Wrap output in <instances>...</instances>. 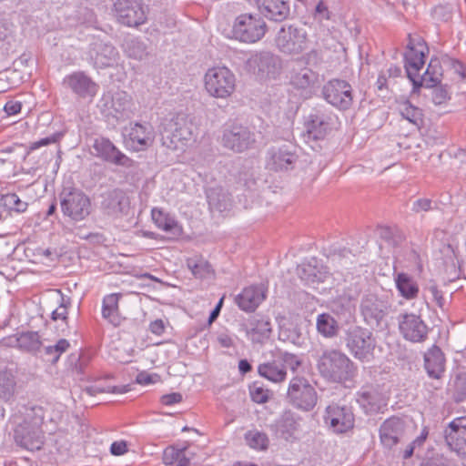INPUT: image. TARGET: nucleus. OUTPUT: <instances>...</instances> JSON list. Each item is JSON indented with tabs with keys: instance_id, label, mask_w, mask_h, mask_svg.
Segmentation results:
<instances>
[{
	"instance_id": "obj_53",
	"label": "nucleus",
	"mask_w": 466,
	"mask_h": 466,
	"mask_svg": "<svg viewBox=\"0 0 466 466\" xmlns=\"http://www.w3.org/2000/svg\"><path fill=\"white\" fill-rule=\"evenodd\" d=\"M277 356L280 363L285 367V370L289 368L292 371H296L301 365V360L295 354L279 351Z\"/></svg>"
},
{
	"instance_id": "obj_29",
	"label": "nucleus",
	"mask_w": 466,
	"mask_h": 466,
	"mask_svg": "<svg viewBox=\"0 0 466 466\" xmlns=\"http://www.w3.org/2000/svg\"><path fill=\"white\" fill-rule=\"evenodd\" d=\"M267 289L264 285H252L245 288L236 297V303L244 311L252 312L266 299Z\"/></svg>"
},
{
	"instance_id": "obj_55",
	"label": "nucleus",
	"mask_w": 466,
	"mask_h": 466,
	"mask_svg": "<svg viewBox=\"0 0 466 466\" xmlns=\"http://www.w3.org/2000/svg\"><path fill=\"white\" fill-rule=\"evenodd\" d=\"M250 395L254 402L262 404L268 400L271 392L261 386H257V384L255 383L253 387L250 389Z\"/></svg>"
},
{
	"instance_id": "obj_40",
	"label": "nucleus",
	"mask_w": 466,
	"mask_h": 466,
	"mask_svg": "<svg viewBox=\"0 0 466 466\" xmlns=\"http://www.w3.org/2000/svg\"><path fill=\"white\" fill-rule=\"evenodd\" d=\"M441 76L442 73L440 61L437 59H431L423 76H420V74H418V84L417 86H414V87H434L441 83Z\"/></svg>"
},
{
	"instance_id": "obj_54",
	"label": "nucleus",
	"mask_w": 466,
	"mask_h": 466,
	"mask_svg": "<svg viewBox=\"0 0 466 466\" xmlns=\"http://www.w3.org/2000/svg\"><path fill=\"white\" fill-rule=\"evenodd\" d=\"M279 339L283 341H290L294 344L299 345L301 343V336L296 327L290 326L281 327L279 331Z\"/></svg>"
},
{
	"instance_id": "obj_52",
	"label": "nucleus",
	"mask_w": 466,
	"mask_h": 466,
	"mask_svg": "<svg viewBox=\"0 0 466 466\" xmlns=\"http://www.w3.org/2000/svg\"><path fill=\"white\" fill-rule=\"evenodd\" d=\"M245 440L249 447L256 450H266L269 443L267 434L258 431H248Z\"/></svg>"
},
{
	"instance_id": "obj_17",
	"label": "nucleus",
	"mask_w": 466,
	"mask_h": 466,
	"mask_svg": "<svg viewBox=\"0 0 466 466\" xmlns=\"http://www.w3.org/2000/svg\"><path fill=\"white\" fill-rule=\"evenodd\" d=\"M296 147L291 143L275 145L267 151L266 165L273 171L289 170L298 160Z\"/></svg>"
},
{
	"instance_id": "obj_64",
	"label": "nucleus",
	"mask_w": 466,
	"mask_h": 466,
	"mask_svg": "<svg viewBox=\"0 0 466 466\" xmlns=\"http://www.w3.org/2000/svg\"><path fill=\"white\" fill-rule=\"evenodd\" d=\"M420 466H455L454 463L447 458H434L421 463Z\"/></svg>"
},
{
	"instance_id": "obj_51",
	"label": "nucleus",
	"mask_w": 466,
	"mask_h": 466,
	"mask_svg": "<svg viewBox=\"0 0 466 466\" xmlns=\"http://www.w3.org/2000/svg\"><path fill=\"white\" fill-rule=\"evenodd\" d=\"M69 346L68 340L60 339L55 345L44 347V352L48 357V361L56 363L60 356L68 350Z\"/></svg>"
},
{
	"instance_id": "obj_1",
	"label": "nucleus",
	"mask_w": 466,
	"mask_h": 466,
	"mask_svg": "<svg viewBox=\"0 0 466 466\" xmlns=\"http://www.w3.org/2000/svg\"><path fill=\"white\" fill-rule=\"evenodd\" d=\"M317 369L326 380L343 383L351 380L356 374L354 362L339 350H325L317 360Z\"/></svg>"
},
{
	"instance_id": "obj_19",
	"label": "nucleus",
	"mask_w": 466,
	"mask_h": 466,
	"mask_svg": "<svg viewBox=\"0 0 466 466\" xmlns=\"http://www.w3.org/2000/svg\"><path fill=\"white\" fill-rule=\"evenodd\" d=\"M99 106L104 112L112 115L116 119L128 118L132 112L131 97L125 91H116L114 94L104 93Z\"/></svg>"
},
{
	"instance_id": "obj_59",
	"label": "nucleus",
	"mask_w": 466,
	"mask_h": 466,
	"mask_svg": "<svg viewBox=\"0 0 466 466\" xmlns=\"http://www.w3.org/2000/svg\"><path fill=\"white\" fill-rule=\"evenodd\" d=\"M454 388L460 399L466 397V372L460 373L454 380Z\"/></svg>"
},
{
	"instance_id": "obj_14",
	"label": "nucleus",
	"mask_w": 466,
	"mask_h": 466,
	"mask_svg": "<svg viewBox=\"0 0 466 466\" xmlns=\"http://www.w3.org/2000/svg\"><path fill=\"white\" fill-rule=\"evenodd\" d=\"M324 422L335 433H345L354 427L355 416L351 407L331 403L327 406Z\"/></svg>"
},
{
	"instance_id": "obj_21",
	"label": "nucleus",
	"mask_w": 466,
	"mask_h": 466,
	"mask_svg": "<svg viewBox=\"0 0 466 466\" xmlns=\"http://www.w3.org/2000/svg\"><path fill=\"white\" fill-rule=\"evenodd\" d=\"M248 67L261 78L275 77L280 69L279 58L270 52H259L247 60Z\"/></svg>"
},
{
	"instance_id": "obj_62",
	"label": "nucleus",
	"mask_w": 466,
	"mask_h": 466,
	"mask_svg": "<svg viewBox=\"0 0 466 466\" xmlns=\"http://www.w3.org/2000/svg\"><path fill=\"white\" fill-rule=\"evenodd\" d=\"M22 109V103L16 100H9L5 103L4 110L7 116H15L20 113Z\"/></svg>"
},
{
	"instance_id": "obj_11",
	"label": "nucleus",
	"mask_w": 466,
	"mask_h": 466,
	"mask_svg": "<svg viewBox=\"0 0 466 466\" xmlns=\"http://www.w3.org/2000/svg\"><path fill=\"white\" fill-rule=\"evenodd\" d=\"M276 45L285 54H300L307 48L308 34L302 27L282 26L277 34Z\"/></svg>"
},
{
	"instance_id": "obj_35",
	"label": "nucleus",
	"mask_w": 466,
	"mask_h": 466,
	"mask_svg": "<svg viewBox=\"0 0 466 466\" xmlns=\"http://www.w3.org/2000/svg\"><path fill=\"white\" fill-rule=\"evenodd\" d=\"M290 84L297 90L305 94V90L310 91L319 84V76L309 67L294 71L290 77Z\"/></svg>"
},
{
	"instance_id": "obj_8",
	"label": "nucleus",
	"mask_w": 466,
	"mask_h": 466,
	"mask_svg": "<svg viewBox=\"0 0 466 466\" xmlns=\"http://www.w3.org/2000/svg\"><path fill=\"white\" fill-rule=\"evenodd\" d=\"M221 143L224 147L233 152L242 153L254 147L256 135L242 124L231 123L225 126Z\"/></svg>"
},
{
	"instance_id": "obj_10",
	"label": "nucleus",
	"mask_w": 466,
	"mask_h": 466,
	"mask_svg": "<svg viewBox=\"0 0 466 466\" xmlns=\"http://www.w3.org/2000/svg\"><path fill=\"white\" fill-rule=\"evenodd\" d=\"M323 98L332 106L345 111L350 108L353 103V88L350 83L342 79H331L322 87Z\"/></svg>"
},
{
	"instance_id": "obj_56",
	"label": "nucleus",
	"mask_w": 466,
	"mask_h": 466,
	"mask_svg": "<svg viewBox=\"0 0 466 466\" xmlns=\"http://www.w3.org/2000/svg\"><path fill=\"white\" fill-rule=\"evenodd\" d=\"M5 205L18 213L25 212L27 208L28 204L22 201L16 194H9L5 198Z\"/></svg>"
},
{
	"instance_id": "obj_15",
	"label": "nucleus",
	"mask_w": 466,
	"mask_h": 466,
	"mask_svg": "<svg viewBox=\"0 0 466 466\" xmlns=\"http://www.w3.org/2000/svg\"><path fill=\"white\" fill-rule=\"evenodd\" d=\"M94 156L109 164L131 168L135 166V161L120 151L113 142L104 137H98L93 143Z\"/></svg>"
},
{
	"instance_id": "obj_37",
	"label": "nucleus",
	"mask_w": 466,
	"mask_h": 466,
	"mask_svg": "<svg viewBox=\"0 0 466 466\" xmlns=\"http://www.w3.org/2000/svg\"><path fill=\"white\" fill-rule=\"evenodd\" d=\"M207 198L211 210L223 212L232 207V198L228 191L221 187H210L207 190Z\"/></svg>"
},
{
	"instance_id": "obj_41",
	"label": "nucleus",
	"mask_w": 466,
	"mask_h": 466,
	"mask_svg": "<svg viewBox=\"0 0 466 466\" xmlns=\"http://www.w3.org/2000/svg\"><path fill=\"white\" fill-rule=\"evenodd\" d=\"M395 283L400 296L406 299H414L419 295V285L410 275L400 272L395 276Z\"/></svg>"
},
{
	"instance_id": "obj_9",
	"label": "nucleus",
	"mask_w": 466,
	"mask_h": 466,
	"mask_svg": "<svg viewBox=\"0 0 466 466\" xmlns=\"http://www.w3.org/2000/svg\"><path fill=\"white\" fill-rule=\"evenodd\" d=\"M390 304L377 294L368 292L362 295L360 311L365 323L371 328H380L389 313Z\"/></svg>"
},
{
	"instance_id": "obj_43",
	"label": "nucleus",
	"mask_w": 466,
	"mask_h": 466,
	"mask_svg": "<svg viewBox=\"0 0 466 466\" xmlns=\"http://www.w3.org/2000/svg\"><path fill=\"white\" fill-rule=\"evenodd\" d=\"M16 381L9 371H0V400L10 401L15 393Z\"/></svg>"
},
{
	"instance_id": "obj_22",
	"label": "nucleus",
	"mask_w": 466,
	"mask_h": 466,
	"mask_svg": "<svg viewBox=\"0 0 466 466\" xmlns=\"http://www.w3.org/2000/svg\"><path fill=\"white\" fill-rule=\"evenodd\" d=\"M444 438L451 451L466 458V417L455 418L444 431Z\"/></svg>"
},
{
	"instance_id": "obj_46",
	"label": "nucleus",
	"mask_w": 466,
	"mask_h": 466,
	"mask_svg": "<svg viewBox=\"0 0 466 466\" xmlns=\"http://www.w3.org/2000/svg\"><path fill=\"white\" fill-rule=\"evenodd\" d=\"M129 390V385L124 386H112V385H105L102 380H97L95 384L90 385L83 389V393H86L89 396H95L98 393H115V394H122L126 393Z\"/></svg>"
},
{
	"instance_id": "obj_30",
	"label": "nucleus",
	"mask_w": 466,
	"mask_h": 466,
	"mask_svg": "<svg viewBox=\"0 0 466 466\" xmlns=\"http://www.w3.org/2000/svg\"><path fill=\"white\" fill-rule=\"evenodd\" d=\"M405 68L407 76L412 82L413 86L418 84V74L424 66V47L422 45L413 46L410 43L407 46V51L404 54Z\"/></svg>"
},
{
	"instance_id": "obj_39",
	"label": "nucleus",
	"mask_w": 466,
	"mask_h": 466,
	"mask_svg": "<svg viewBox=\"0 0 466 466\" xmlns=\"http://www.w3.org/2000/svg\"><path fill=\"white\" fill-rule=\"evenodd\" d=\"M258 372L261 377L272 382L283 381L287 376L285 367L280 363L277 355L273 360L261 363L258 367Z\"/></svg>"
},
{
	"instance_id": "obj_31",
	"label": "nucleus",
	"mask_w": 466,
	"mask_h": 466,
	"mask_svg": "<svg viewBox=\"0 0 466 466\" xmlns=\"http://www.w3.org/2000/svg\"><path fill=\"white\" fill-rule=\"evenodd\" d=\"M404 428L403 420L398 417L386 420L380 428V438L382 445L391 449L400 441Z\"/></svg>"
},
{
	"instance_id": "obj_42",
	"label": "nucleus",
	"mask_w": 466,
	"mask_h": 466,
	"mask_svg": "<svg viewBox=\"0 0 466 466\" xmlns=\"http://www.w3.org/2000/svg\"><path fill=\"white\" fill-rule=\"evenodd\" d=\"M317 330L325 338H334L339 332L337 320L329 313L319 314L317 318Z\"/></svg>"
},
{
	"instance_id": "obj_61",
	"label": "nucleus",
	"mask_w": 466,
	"mask_h": 466,
	"mask_svg": "<svg viewBox=\"0 0 466 466\" xmlns=\"http://www.w3.org/2000/svg\"><path fill=\"white\" fill-rule=\"evenodd\" d=\"M432 201L429 198H419L413 202L412 211L419 213L420 211H429L432 209Z\"/></svg>"
},
{
	"instance_id": "obj_25",
	"label": "nucleus",
	"mask_w": 466,
	"mask_h": 466,
	"mask_svg": "<svg viewBox=\"0 0 466 466\" xmlns=\"http://www.w3.org/2000/svg\"><path fill=\"white\" fill-rule=\"evenodd\" d=\"M300 417L293 411L285 410L271 425V430L277 438L293 441L297 439V433L300 430Z\"/></svg>"
},
{
	"instance_id": "obj_24",
	"label": "nucleus",
	"mask_w": 466,
	"mask_h": 466,
	"mask_svg": "<svg viewBox=\"0 0 466 466\" xmlns=\"http://www.w3.org/2000/svg\"><path fill=\"white\" fill-rule=\"evenodd\" d=\"M125 130L127 132V143L134 151H142L153 145L155 133L150 124L134 123Z\"/></svg>"
},
{
	"instance_id": "obj_36",
	"label": "nucleus",
	"mask_w": 466,
	"mask_h": 466,
	"mask_svg": "<svg viewBox=\"0 0 466 466\" xmlns=\"http://www.w3.org/2000/svg\"><path fill=\"white\" fill-rule=\"evenodd\" d=\"M298 275L306 284L312 285L324 281L327 271L323 267L318 266L316 258H311L298 267Z\"/></svg>"
},
{
	"instance_id": "obj_26",
	"label": "nucleus",
	"mask_w": 466,
	"mask_h": 466,
	"mask_svg": "<svg viewBox=\"0 0 466 466\" xmlns=\"http://www.w3.org/2000/svg\"><path fill=\"white\" fill-rule=\"evenodd\" d=\"M118 52L109 43L96 42L90 49V57L94 66L96 68H106L114 66L118 59Z\"/></svg>"
},
{
	"instance_id": "obj_34",
	"label": "nucleus",
	"mask_w": 466,
	"mask_h": 466,
	"mask_svg": "<svg viewBox=\"0 0 466 466\" xmlns=\"http://www.w3.org/2000/svg\"><path fill=\"white\" fill-rule=\"evenodd\" d=\"M357 401L367 414L377 413L385 406L381 394L373 389L362 388L357 393Z\"/></svg>"
},
{
	"instance_id": "obj_2",
	"label": "nucleus",
	"mask_w": 466,
	"mask_h": 466,
	"mask_svg": "<svg viewBox=\"0 0 466 466\" xmlns=\"http://www.w3.org/2000/svg\"><path fill=\"white\" fill-rule=\"evenodd\" d=\"M193 138V124L184 113L177 114L165 127L162 146L170 150H183Z\"/></svg>"
},
{
	"instance_id": "obj_13",
	"label": "nucleus",
	"mask_w": 466,
	"mask_h": 466,
	"mask_svg": "<svg viewBox=\"0 0 466 466\" xmlns=\"http://www.w3.org/2000/svg\"><path fill=\"white\" fill-rule=\"evenodd\" d=\"M400 335L405 340L420 343L428 338L429 328L420 315L400 313L397 317Z\"/></svg>"
},
{
	"instance_id": "obj_28",
	"label": "nucleus",
	"mask_w": 466,
	"mask_h": 466,
	"mask_svg": "<svg viewBox=\"0 0 466 466\" xmlns=\"http://www.w3.org/2000/svg\"><path fill=\"white\" fill-rule=\"evenodd\" d=\"M5 344L10 347H16L20 350L33 355H37L43 346L41 337L37 331L16 333L7 338Z\"/></svg>"
},
{
	"instance_id": "obj_16",
	"label": "nucleus",
	"mask_w": 466,
	"mask_h": 466,
	"mask_svg": "<svg viewBox=\"0 0 466 466\" xmlns=\"http://www.w3.org/2000/svg\"><path fill=\"white\" fill-rule=\"evenodd\" d=\"M114 9L117 21L129 27H137L147 21V12L141 0H116Z\"/></svg>"
},
{
	"instance_id": "obj_45",
	"label": "nucleus",
	"mask_w": 466,
	"mask_h": 466,
	"mask_svg": "<svg viewBox=\"0 0 466 466\" xmlns=\"http://www.w3.org/2000/svg\"><path fill=\"white\" fill-rule=\"evenodd\" d=\"M124 49L129 57L137 60H142L148 55L146 43L137 37L127 39L124 44Z\"/></svg>"
},
{
	"instance_id": "obj_60",
	"label": "nucleus",
	"mask_w": 466,
	"mask_h": 466,
	"mask_svg": "<svg viewBox=\"0 0 466 466\" xmlns=\"http://www.w3.org/2000/svg\"><path fill=\"white\" fill-rule=\"evenodd\" d=\"M447 99H449V95L444 87L439 86L432 91V102L435 105H441L445 103Z\"/></svg>"
},
{
	"instance_id": "obj_63",
	"label": "nucleus",
	"mask_w": 466,
	"mask_h": 466,
	"mask_svg": "<svg viewBox=\"0 0 466 466\" xmlns=\"http://www.w3.org/2000/svg\"><path fill=\"white\" fill-rule=\"evenodd\" d=\"M217 341L223 348H231L234 346L233 337L227 331L218 333Z\"/></svg>"
},
{
	"instance_id": "obj_20",
	"label": "nucleus",
	"mask_w": 466,
	"mask_h": 466,
	"mask_svg": "<svg viewBox=\"0 0 466 466\" xmlns=\"http://www.w3.org/2000/svg\"><path fill=\"white\" fill-rule=\"evenodd\" d=\"M62 85L83 99L94 98L99 89V86L83 71H76L66 75L62 81Z\"/></svg>"
},
{
	"instance_id": "obj_12",
	"label": "nucleus",
	"mask_w": 466,
	"mask_h": 466,
	"mask_svg": "<svg viewBox=\"0 0 466 466\" xmlns=\"http://www.w3.org/2000/svg\"><path fill=\"white\" fill-rule=\"evenodd\" d=\"M336 115L324 106L312 109L306 122L307 132L315 140L323 139L331 130Z\"/></svg>"
},
{
	"instance_id": "obj_57",
	"label": "nucleus",
	"mask_w": 466,
	"mask_h": 466,
	"mask_svg": "<svg viewBox=\"0 0 466 466\" xmlns=\"http://www.w3.org/2000/svg\"><path fill=\"white\" fill-rule=\"evenodd\" d=\"M68 304H70L69 299H66L63 295H61L59 306L52 312V319L66 320Z\"/></svg>"
},
{
	"instance_id": "obj_49",
	"label": "nucleus",
	"mask_w": 466,
	"mask_h": 466,
	"mask_svg": "<svg viewBox=\"0 0 466 466\" xmlns=\"http://www.w3.org/2000/svg\"><path fill=\"white\" fill-rule=\"evenodd\" d=\"M152 219L156 226L164 231L175 232L178 228L177 222L168 214H166L161 210L153 209Z\"/></svg>"
},
{
	"instance_id": "obj_47",
	"label": "nucleus",
	"mask_w": 466,
	"mask_h": 466,
	"mask_svg": "<svg viewBox=\"0 0 466 466\" xmlns=\"http://www.w3.org/2000/svg\"><path fill=\"white\" fill-rule=\"evenodd\" d=\"M400 113L403 118L407 119L410 123L417 127H420L423 123L422 110L413 106L409 100L404 101L400 105Z\"/></svg>"
},
{
	"instance_id": "obj_58",
	"label": "nucleus",
	"mask_w": 466,
	"mask_h": 466,
	"mask_svg": "<svg viewBox=\"0 0 466 466\" xmlns=\"http://www.w3.org/2000/svg\"><path fill=\"white\" fill-rule=\"evenodd\" d=\"M441 61H442L443 65H445L449 68L452 69L454 71V73L457 74L458 76L460 75V73L462 71V69L466 66L463 63H461L460 60L451 57L449 56H442Z\"/></svg>"
},
{
	"instance_id": "obj_33",
	"label": "nucleus",
	"mask_w": 466,
	"mask_h": 466,
	"mask_svg": "<svg viewBox=\"0 0 466 466\" xmlns=\"http://www.w3.org/2000/svg\"><path fill=\"white\" fill-rule=\"evenodd\" d=\"M246 334L253 343L262 344L268 340L272 332V325L268 319L252 317L246 325Z\"/></svg>"
},
{
	"instance_id": "obj_3",
	"label": "nucleus",
	"mask_w": 466,
	"mask_h": 466,
	"mask_svg": "<svg viewBox=\"0 0 466 466\" xmlns=\"http://www.w3.org/2000/svg\"><path fill=\"white\" fill-rule=\"evenodd\" d=\"M59 202L63 215L73 222L83 221L91 214L90 198L79 188H64L59 194Z\"/></svg>"
},
{
	"instance_id": "obj_44",
	"label": "nucleus",
	"mask_w": 466,
	"mask_h": 466,
	"mask_svg": "<svg viewBox=\"0 0 466 466\" xmlns=\"http://www.w3.org/2000/svg\"><path fill=\"white\" fill-rule=\"evenodd\" d=\"M163 462L167 466H187L189 459L186 455V449L169 446L164 450Z\"/></svg>"
},
{
	"instance_id": "obj_38",
	"label": "nucleus",
	"mask_w": 466,
	"mask_h": 466,
	"mask_svg": "<svg viewBox=\"0 0 466 466\" xmlns=\"http://www.w3.org/2000/svg\"><path fill=\"white\" fill-rule=\"evenodd\" d=\"M120 297V294L112 293L104 297L102 302V317L114 326H119L122 322L118 308Z\"/></svg>"
},
{
	"instance_id": "obj_18",
	"label": "nucleus",
	"mask_w": 466,
	"mask_h": 466,
	"mask_svg": "<svg viewBox=\"0 0 466 466\" xmlns=\"http://www.w3.org/2000/svg\"><path fill=\"white\" fill-rule=\"evenodd\" d=\"M129 208V198L121 188H113L101 194L100 209L107 217L122 218L127 215Z\"/></svg>"
},
{
	"instance_id": "obj_32",
	"label": "nucleus",
	"mask_w": 466,
	"mask_h": 466,
	"mask_svg": "<svg viewBox=\"0 0 466 466\" xmlns=\"http://www.w3.org/2000/svg\"><path fill=\"white\" fill-rule=\"evenodd\" d=\"M446 359L440 347L433 345L424 353V368L428 376L440 380L445 371Z\"/></svg>"
},
{
	"instance_id": "obj_23",
	"label": "nucleus",
	"mask_w": 466,
	"mask_h": 466,
	"mask_svg": "<svg viewBox=\"0 0 466 466\" xmlns=\"http://www.w3.org/2000/svg\"><path fill=\"white\" fill-rule=\"evenodd\" d=\"M15 441L27 451H39L45 443L42 428H35L26 423H19L15 429Z\"/></svg>"
},
{
	"instance_id": "obj_27",
	"label": "nucleus",
	"mask_w": 466,
	"mask_h": 466,
	"mask_svg": "<svg viewBox=\"0 0 466 466\" xmlns=\"http://www.w3.org/2000/svg\"><path fill=\"white\" fill-rule=\"evenodd\" d=\"M261 15L274 22H283L290 14L289 0H256Z\"/></svg>"
},
{
	"instance_id": "obj_4",
	"label": "nucleus",
	"mask_w": 466,
	"mask_h": 466,
	"mask_svg": "<svg viewBox=\"0 0 466 466\" xmlns=\"http://www.w3.org/2000/svg\"><path fill=\"white\" fill-rule=\"evenodd\" d=\"M346 347L354 358L370 361L377 345L376 338L369 329L354 326L348 329L345 336Z\"/></svg>"
},
{
	"instance_id": "obj_50",
	"label": "nucleus",
	"mask_w": 466,
	"mask_h": 466,
	"mask_svg": "<svg viewBox=\"0 0 466 466\" xmlns=\"http://www.w3.org/2000/svg\"><path fill=\"white\" fill-rule=\"evenodd\" d=\"M45 419V410L41 406H31L25 409V418L21 423H26L35 428H42Z\"/></svg>"
},
{
	"instance_id": "obj_48",
	"label": "nucleus",
	"mask_w": 466,
	"mask_h": 466,
	"mask_svg": "<svg viewBox=\"0 0 466 466\" xmlns=\"http://www.w3.org/2000/svg\"><path fill=\"white\" fill-rule=\"evenodd\" d=\"M187 267L192 274L198 279H211L214 275L212 266L203 258H190Z\"/></svg>"
},
{
	"instance_id": "obj_6",
	"label": "nucleus",
	"mask_w": 466,
	"mask_h": 466,
	"mask_svg": "<svg viewBox=\"0 0 466 466\" xmlns=\"http://www.w3.org/2000/svg\"><path fill=\"white\" fill-rule=\"evenodd\" d=\"M286 398L293 407L304 411L313 410L318 401L315 388L304 377H294L289 381Z\"/></svg>"
},
{
	"instance_id": "obj_5",
	"label": "nucleus",
	"mask_w": 466,
	"mask_h": 466,
	"mask_svg": "<svg viewBox=\"0 0 466 466\" xmlns=\"http://www.w3.org/2000/svg\"><path fill=\"white\" fill-rule=\"evenodd\" d=\"M207 92L217 98H228L236 88L235 75L226 66L209 68L204 76Z\"/></svg>"
},
{
	"instance_id": "obj_7",
	"label": "nucleus",
	"mask_w": 466,
	"mask_h": 466,
	"mask_svg": "<svg viewBox=\"0 0 466 466\" xmlns=\"http://www.w3.org/2000/svg\"><path fill=\"white\" fill-rule=\"evenodd\" d=\"M267 25L258 15L242 14L238 15L233 25V35L244 43H256L266 34Z\"/></svg>"
}]
</instances>
